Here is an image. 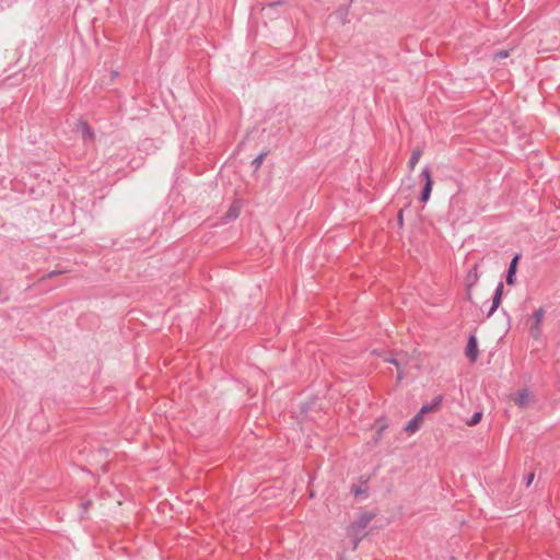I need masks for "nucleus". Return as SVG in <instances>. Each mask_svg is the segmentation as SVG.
Segmentation results:
<instances>
[{
  "instance_id": "f257e3e1",
  "label": "nucleus",
  "mask_w": 560,
  "mask_h": 560,
  "mask_svg": "<svg viewBox=\"0 0 560 560\" xmlns=\"http://www.w3.org/2000/svg\"><path fill=\"white\" fill-rule=\"evenodd\" d=\"M374 518V514L370 512H364L360 514L359 518L353 522L348 529L349 535L357 537L358 534L362 533L366 526L371 523V521ZM359 538H355L354 540V548L358 546Z\"/></svg>"
},
{
  "instance_id": "f03ea898",
  "label": "nucleus",
  "mask_w": 560,
  "mask_h": 560,
  "mask_svg": "<svg viewBox=\"0 0 560 560\" xmlns=\"http://www.w3.org/2000/svg\"><path fill=\"white\" fill-rule=\"evenodd\" d=\"M545 313V308L539 307L527 319V323L529 324V334L535 339H538L541 336V324Z\"/></svg>"
},
{
  "instance_id": "7ed1b4c3",
  "label": "nucleus",
  "mask_w": 560,
  "mask_h": 560,
  "mask_svg": "<svg viewBox=\"0 0 560 560\" xmlns=\"http://www.w3.org/2000/svg\"><path fill=\"white\" fill-rule=\"evenodd\" d=\"M421 179L424 180V187L421 191L420 201L425 203L430 199L432 187H433V179H432V172L429 166H425L421 174Z\"/></svg>"
},
{
  "instance_id": "20e7f679",
  "label": "nucleus",
  "mask_w": 560,
  "mask_h": 560,
  "mask_svg": "<svg viewBox=\"0 0 560 560\" xmlns=\"http://www.w3.org/2000/svg\"><path fill=\"white\" fill-rule=\"evenodd\" d=\"M465 354L469 359L470 362H476L478 358V342L475 335H470L468 338V342L465 349Z\"/></svg>"
},
{
  "instance_id": "39448f33",
  "label": "nucleus",
  "mask_w": 560,
  "mask_h": 560,
  "mask_svg": "<svg viewBox=\"0 0 560 560\" xmlns=\"http://www.w3.org/2000/svg\"><path fill=\"white\" fill-rule=\"evenodd\" d=\"M503 289H504L503 282H499L495 288L493 298H492L491 307L487 313V317L492 316L493 313L497 311V308L500 306L501 301H502V295H503Z\"/></svg>"
},
{
  "instance_id": "423d86ee",
  "label": "nucleus",
  "mask_w": 560,
  "mask_h": 560,
  "mask_svg": "<svg viewBox=\"0 0 560 560\" xmlns=\"http://www.w3.org/2000/svg\"><path fill=\"white\" fill-rule=\"evenodd\" d=\"M78 130L82 133V139L84 141H94L95 132L91 128V126L85 120H80L77 126Z\"/></svg>"
},
{
  "instance_id": "0eeeda50",
  "label": "nucleus",
  "mask_w": 560,
  "mask_h": 560,
  "mask_svg": "<svg viewBox=\"0 0 560 560\" xmlns=\"http://www.w3.org/2000/svg\"><path fill=\"white\" fill-rule=\"evenodd\" d=\"M442 401H443V396L439 395L432 400L431 404L423 405L418 413L421 415V417L423 418V415L436 411L439 409V407L441 406Z\"/></svg>"
},
{
  "instance_id": "6e6552de",
  "label": "nucleus",
  "mask_w": 560,
  "mask_h": 560,
  "mask_svg": "<svg viewBox=\"0 0 560 560\" xmlns=\"http://www.w3.org/2000/svg\"><path fill=\"white\" fill-rule=\"evenodd\" d=\"M422 422L423 418L421 417V415L417 413L411 420L408 421V423L405 427V430L409 434H413L420 429Z\"/></svg>"
},
{
  "instance_id": "1a4fd4ad",
  "label": "nucleus",
  "mask_w": 560,
  "mask_h": 560,
  "mask_svg": "<svg viewBox=\"0 0 560 560\" xmlns=\"http://www.w3.org/2000/svg\"><path fill=\"white\" fill-rule=\"evenodd\" d=\"M529 400L530 393L527 389L520 390L514 398V402L521 408H525L529 404Z\"/></svg>"
},
{
  "instance_id": "9d476101",
  "label": "nucleus",
  "mask_w": 560,
  "mask_h": 560,
  "mask_svg": "<svg viewBox=\"0 0 560 560\" xmlns=\"http://www.w3.org/2000/svg\"><path fill=\"white\" fill-rule=\"evenodd\" d=\"M421 156H422V150L421 149L417 148V149H415L412 151L411 156H410V159L408 161V168H409L410 172H412L416 168V166H417L419 160L421 159Z\"/></svg>"
},
{
  "instance_id": "9b49d317",
  "label": "nucleus",
  "mask_w": 560,
  "mask_h": 560,
  "mask_svg": "<svg viewBox=\"0 0 560 560\" xmlns=\"http://www.w3.org/2000/svg\"><path fill=\"white\" fill-rule=\"evenodd\" d=\"M482 418V412L478 411L472 415V417L466 422L467 425L472 427L480 422Z\"/></svg>"
},
{
  "instance_id": "f8f14e48",
  "label": "nucleus",
  "mask_w": 560,
  "mask_h": 560,
  "mask_svg": "<svg viewBox=\"0 0 560 560\" xmlns=\"http://www.w3.org/2000/svg\"><path fill=\"white\" fill-rule=\"evenodd\" d=\"M265 156H266V153H261L257 158L254 159L252 164L255 167V170H258L261 166V163H262Z\"/></svg>"
},
{
  "instance_id": "ddd939ff",
  "label": "nucleus",
  "mask_w": 560,
  "mask_h": 560,
  "mask_svg": "<svg viewBox=\"0 0 560 560\" xmlns=\"http://www.w3.org/2000/svg\"><path fill=\"white\" fill-rule=\"evenodd\" d=\"M518 260H520V255H518V254H516V255L513 257L512 261L510 262V266H509V269H508V270H512L513 272H515V273H516V268H517V262H518Z\"/></svg>"
},
{
  "instance_id": "4468645a",
  "label": "nucleus",
  "mask_w": 560,
  "mask_h": 560,
  "mask_svg": "<svg viewBox=\"0 0 560 560\" xmlns=\"http://www.w3.org/2000/svg\"><path fill=\"white\" fill-rule=\"evenodd\" d=\"M506 283L509 285H513L515 283V272H513L512 270H508Z\"/></svg>"
},
{
  "instance_id": "2eb2a0df",
  "label": "nucleus",
  "mask_w": 560,
  "mask_h": 560,
  "mask_svg": "<svg viewBox=\"0 0 560 560\" xmlns=\"http://www.w3.org/2000/svg\"><path fill=\"white\" fill-rule=\"evenodd\" d=\"M63 272H65V271H62V270H54V271H51V272H49V273H47V275L43 276L40 280L49 279V278H52V277H55V276H57V275H61V273H63Z\"/></svg>"
},
{
  "instance_id": "dca6fc26",
  "label": "nucleus",
  "mask_w": 560,
  "mask_h": 560,
  "mask_svg": "<svg viewBox=\"0 0 560 560\" xmlns=\"http://www.w3.org/2000/svg\"><path fill=\"white\" fill-rule=\"evenodd\" d=\"M508 56H509V51L508 50H501V51L495 52V55H494V57L499 58V59L506 58Z\"/></svg>"
},
{
  "instance_id": "f3484780",
  "label": "nucleus",
  "mask_w": 560,
  "mask_h": 560,
  "mask_svg": "<svg viewBox=\"0 0 560 560\" xmlns=\"http://www.w3.org/2000/svg\"><path fill=\"white\" fill-rule=\"evenodd\" d=\"M237 215H238V213H237V211H236V210H234V209H230V211L228 212V217H229L230 219H236V218H237Z\"/></svg>"
},
{
  "instance_id": "a211bd4d",
  "label": "nucleus",
  "mask_w": 560,
  "mask_h": 560,
  "mask_svg": "<svg viewBox=\"0 0 560 560\" xmlns=\"http://www.w3.org/2000/svg\"><path fill=\"white\" fill-rule=\"evenodd\" d=\"M397 221H398V224H399V225H402V210H400V211L398 212Z\"/></svg>"
},
{
  "instance_id": "6ab92c4d",
  "label": "nucleus",
  "mask_w": 560,
  "mask_h": 560,
  "mask_svg": "<svg viewBox=\"0 0 560 560\" xmlns=\"http://www.w3.org/2000/svg\"><path fill=\"white\" fill-rule=\"evenodd\" d=\"M533 479H534V474H529L528 477H527L526 485L529 486L532 483Z\"/></svg>"
},
{
  "instance_id": "aec40b11",
  "label": "nucleus",
  "mask_w": 560,
  "mask_h": 560,
  "mask_svg": "<svg viewBox=\"0 0 560 560\" xmlns=\"http://www.w3.org/2000/svg\"><path fill=\"white\" fill-rule=\"evenodd\" d=\"M386 361H388V362L395 364L397 368H399V363L396 359H387Z\"/></svg>"
},
{
  "instance_id": "412c9836",
  "label": "nucleus",
  "mask_w": 560,
  "mask_h": 560,
  "mask_svg": "<svg viewBox=\"0 0 560 560\" xmlns=\"http://www.w3.org/2000/svg\"><path fill=\"white\" fill-rule=\"evenodd\" d=\"M281 3H282L281 1H278V2L269 3L268 5H269V7H275V5H279V4H281Z\"/></svg>"
},
{
  "instance_id": "4be33fe9",
  "label": "nucleus",
  "mask_w": 560,
  "mask_h": 560,
  "mask_svg": "<svg viewBox=\"0 0 560 560\" xmlns=\"http://www.w3.org/2000/svg\"><path fill=\"white\" fill-rule=\"evenodd\" d=\"M89 505H90V502L83 503V506H84L85 510L89 508Z\"/></svg>"
}]
</instances>
